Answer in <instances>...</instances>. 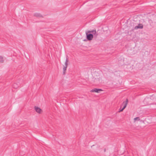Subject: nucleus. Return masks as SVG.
<instances>
[{
  "mask_svg": "<svg viewBox=\"0 0 156 156\" xmlns=\"http://www.w3.org/2000/svg\"><path fill=\"white\" fill-rule=\"evenodd\" d=\"M87 36V38L89 41H91L92 40L93 37V34H91L90 30L87 31L86 32Z\"/></svg>",
  "mask_w": 156,
  "mask_h": 156,
  "instance_id": "1",
  "label": "nucleus"
},
{
  "mask_svg": "<svg viewBox=\"0 0 156 156\" xmlns=\"http://www.w3.org/2000/svg\"><path fill=\"white\" fill-rule=\"evenodd\" d=\"M68 56H67L66 60L65 63V66H64L63 68V73L64 75L65 74L66 72V69L68 65Z\"/></svg>",
  "mask_w": 156,
  "mask_h": 156,
  "instance_id": "2",
  "label": "nucleus"
},
{
  "mask_svg": "<svg viewBox=\"0 0 156 156\" xmlns=\"http://www.w3.org/2000/svg\"><path fill=\"white\" fill-rule=\"evenodd\" d=\"M128 103V100L127 99L125 101H123L121 106V107H123L122 108L124 109L126 107Z\"/></svg>",
  "mask_w": 156,
  "mask_h": 156,
  "instance_id": "3",
  "label": "nucleus"
},
{
  "mask_svg": "<svg viewBox=\"0 0 156 156\" xmlns=\"http://www.w3.org/2000/svg\"><path fill=\"white\" fill-rule=\"evenodd\" d=\"M143 27V25L142 24H139L138 25L134 27L135 30H137L138 29H142Z\"/></svg>",
  "mask_w": 156,
  "mask_h": 156,
  "instance_id": "4",
  "label": "nucleus"
},
{
  "mask_svg": "<svg viewBox=\"0 0 156 156\" xmlns=\"http://www.w3.org/2000/svg\"><path fill=\"white\" fill-rule=\"evenodd\" d=\"M102 90L101 89L94 88L91 90L90 92H95L97 93H99V91Z\"/></svg>",
  "mask_w": 156,
  "mask_h": 156,
  "instance_id": "5",
  "label": "nucleus"
},
{
  "mask_svg": "<svg viewBox=\"0 0 156 156\" xmlns=\"http://www.w3.org/2000/svg\"><path fill=\"white\" fill-rule=\"evenodd\" d=\"M34 109L39 114L41 113V109L40 108L37 107L35 106L34 107Z\"/></svg>",
  "mask_w": 156,
  "mask_h": 156,
  "instance_id": "6",
  "label": "nucleus"
},
{
  "mask_svg": "<svg viewBox=\"0 0 156 156\" xmlns=\"http://www.w3.org/2000/svg\"><path fill=\"white\" fill-rule=\"evenodd\" d=\"M91 32V34H93V36H95V37H97L98 34L97 33L96 31V30H90Z\"/></svg>",
  "mask_w": 156,
  "mask_h": 156,
  "instance_id": "7",
  "label": "nucleus"
},
{
  "mask_svg": "<svg viewBox=\"0 0 156 156\" xmlns=\"http://www.w3.org/2000/svg\"><path fill=\"white\" fill-rule=\"evenodd\" d=\"M34 16L37 17H43L40 14L38 13H34Z\"/></svg>",
  "mask_w": 156,
  "mask_h": 156,
  "instance_id": "8",
  "label": "nucleus"
},
{
  "mask_svg": "<svg viewBox=\"0 0 156 156\" xmlns=\"http://www.w3.org/2000/svg\"><path fill=\"white\" fill-rule=\"evenodd\" d=\"M19 86V85L17 83H15L12 86V87L15 89L18 88Z\"/></svg>",
  "mask_w": 156,
  "mask_h": 156,
  "instance_id": "9",
  "label": "nucleus"
},
{
  "mask_svg": "<svg viewBox=\"0 0 156 156\" xmlns=\"http://www.w3.org/2000/svg\"><path fill=\"white\" fill-rule=\"evenodd\" d=\"M4 59L3 57L2 56H0V62L1 63L3 62Z\"/></svg>",
  "mask_w": 156,
  "mask_h": 156,
  "instance_id": "10",
  "label": "nucleus"
},
{
  "mask_svg": "<svg viewBox=\"0 0 156 156\" xmlns=\"http://www.w3.org/2000/svg\"><path fill=\"white\" fill-rule=\"evenodd\" d=\"M134 120L135 121H136V120H140V119L139 117H137L134 118Z\"/></svg>",
  "mask_w": 156,
  "mask_h": 156,
  "instance_id": "11",
  "label": "nucleus"
},
{
  "mask_svg": "<svg viewBox=\"0 0 156 156\" xmlns=\"http://www.w3.org/2000/svg\"><path fill=\"white\" fill-rule=\"evenodd\" d=\"M124 109H123V108H122L119 111V112H122L123 110H124Z\"/></svg>",
  "mask_w": 156,
  "mask_h": 156,
  "instance_id": "12",
  "label": "nucleus"
}]
</instances>
